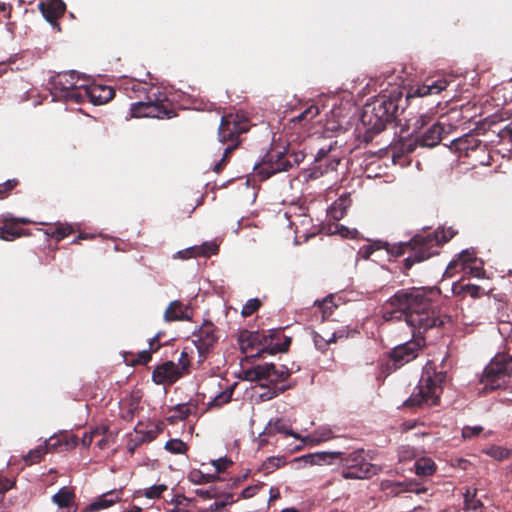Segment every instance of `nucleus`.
<instances>
[{
  "mask_svg": "<svg viewBox=\"0 0 512 512\" xmlns=\"http://www.w3.org/2000/svg\"><path fill=\"white\" fill-rule=\"evenodd\" d=\"M263 486H264V483H262V482H260L256 485L248 486L241 492L240 496L243 499H249V498L253 497L254 495H256Z\"/></svg>",
  "mask_w": 512,
  "mask_h": 512,
  "instance_id": "nucleus-58",
  "label": "nucleus"
},
{
  "mask_svg": "<svg viewBox=\"0 0 512 512\" xmlns=\"http://www.w3.org/2000/svg\"><path fill=\"white\" fill-rule=\"evenodd\" d=\"M211 465L215 468V474L225 472L230 466L233 465V461L227 457H221L211 461Z\"/></svg>",
  "mask_w": 512,
  "mask_h": 512,
  "instance_id": "nucleus-51",
  "label": "nucleus"
},
{
  "mask_svg": "<svg viewBox=\"0 0 512 512\" xmlns=\"http://www.w3.org/2000/svg\"><path fill=\"white\" fill-rule=\"evenodd\" d=\"M449 84L450 81L447 78L427 79L423 84L411 87L407 98L438 95L443 90H446Z\"/></svg>",
  "mask_w": 512,
  "mask_h": 512,
  "instance_id": "nucleus-22",
  "label": "nucleus"
},
{
  "mask_svg": "<svg viewBox=\"0 0 512 512\" xmlns=\"http://www.w3.org/2000/svg\"><path fill=\"white\" fill-rule=\"evenodd\" d=\"M19 184L17 179H10L0 184V199L6 198L9 193Z\"/></svg>",
  "mask_w": 512,
  "mask_h": 512,
  "instance_id": "nucleus-53",
  "label": "nucleus"
},
{
  "mask_svg": "<svg viewBox=\"0 0 512 512\" xmlns=\"http://www.w3.org/2000/svg\"><path fill=\"white\" fill-rule=\"evenodd\" d=\"M165 449L172 454H185L188 451V445L181 439H170L165 443Z\"/></svg>",
  "mask_w": 512,
  "mask_h": 512,
  "instance_id": "nucleus-45",
  "label": "nucleus"
},
{
  "mask_svg": "<svg viewBox=\"0 0 512 512\" xmlns=\"http://www.w3.org/2000/svg\"><path fill=\"white\" fill-rule=\"evenodd\" d=\"M146 101H139L131 104L130 113L132 117H151V118H173L176 112L173 109L171 101L160 89L152 92L145 97Z\"/></svg>",
  "mask_w": 512,
  "mask_h": 512,
  "instance_id": "nucleus-7",
  "label": "nucleus"
},
{
  "mask_svg": "<svg viewBox=\"0 0 512 512\" xmlns=\"http://www.w3.org/2000/svg\"><path fill=\"white\" fill-rule=\"evenodd\" d=\"M93 438V433L86 432L81 440L82 445L86 448L89 447L92 444Z\"/></svg>",
  "mask_w": 512,
  "mask_h": 512,
  "instance_id": "nucleus-63",
  "label": "nucleus"
},
{
  "mask_svg": "<svg viewBox=\"0 0 512 512\" xmlns=\"http://www.w3.org/2000/svg\"><path fill=\"white\" fill-rule=\"evenodd\" d=\"M196 249H199V256H209L211 254H215L218 251V246L212 242H204L200 246H196Z\"/></svg>",
  "mask_w": 512,
  "mask_h": 512,
  "instance_id": "nucleus-54",
  "label": "nucleus"
},
{
  "mask_svg": "<svg viewBox=\"0 0 512 512\" xmlns=\"http://www.w3.org/2000/svg\"><path fill=\"white\" fill-rule=\"evenodd\" d=\"M402 92L394 89L388 94L379 95L372 103L363 107L361 122L367 127V132L380 133L397 116Z\"/></svg>",
  "mask_w": 512,
  "mask_h": 512,
  "instance_id": "nucleus-3",
  "label": "nucleus"
},
{
  "mask_svg": "<svg viewBox=\"0 0 512 512\" xmlns=\"http://www.w3.org/2000/svg\"><path fill=\"white\" fill-rule=\"evenodd\" d=\"M195 494L204 500L214 499V498L217 499L222 496V489L220 487L214 485V486H210L207 489H203V488L196 489Z\"/></svg>",
  "mask_w": 512,
  "mask_h": 512,
  "instance_id": "nucleus-47",
  "label": "nucleus"
},
{
  "mask_svg": "<svg viewBox=\"0 0 512 512\" xmlns=\"http://www.w3.org/2000/svg\"><path fill=\"white\" fill-rule=\"evenodd\" d=\"M45 454H47V449H45L43 445H39L35 449H32L28 452V454L24 457V461L27 465L36 464L42 460Z\"/></svg>",
  "mask_w": 512,
  "mask_h": 512,
  "instance_id": "nucleus-46",
  "label": "nucleus"
},
{
  "mask_svg": "<svg viewBox=\"0 0 512 512\" xmlns=\"http://www.w3.org/2000/svg\"><path fill=\"white\" fill-rule=\"evenodd\" d=\"M122 495V489L110 490L96 498L93 502H91L85 508V512H96L102 509L109 508L115 503L119 502L122 498Z\"/></svg>",
  "mask_w": 512,
  "mask_h": 512,
  "instance_id": "nucleus-25",
  "label": "nucleus"
},
{
  "mask_svg": "<svg viewBox=\"0 0 512 512\" xmlns=\"http://www.w3.org/2000/svg\"><path fill=\"white\" fill-rule=\"evenodd\" d=\"M346 337L344 331H335L331 333L330 337H324L322 334L318 332L313 333V341L315 347L320 351H325L327 346L331 343H335L337 339Z\"/></svg>",
  "mask_w": 512,
  "mask_h": 512,
  "instance_id": "nucleus-33",
  "label": "nucleus"
},
{
  "mask_svg": "<svg viewBox=\"0 0 512 512\" xmlns=\"http://www.w3.org/2000/svg\"><path fill=\"white\" fill-rule=\"evenodd\" d=\"M75 495L67 488L60 489L54 496L53 501L61 508H68L73 502Z\"/></svg>",
  "mask_w": 512,
  "mask_h": 512,
  "instance_id": "nucleus-44",
  "label": "nucleus"
},
{
  "mask_svg": "<svg viewBox=\"0 0 512 512\" xmlns=\"http://www.w3.org/2000/svg\"><path fill=\"white\" fill-rule=\"evenodd\" d=\"M211 512H222L225 508V503H220L219 501H215L209 507Z\"/></svg>",
  "mask_w": 512,
  "mask_h": 512,
  "instance_id": "nucleus-64",
  "label": "nucleus"
},
{
  "mask_svg": "<svg viewBox=\"0 0 512 512\" xmlns=\"http://www.w3.org/2000/svg\"><path fill=\"white\" fill-rule=\"evenodd\" d=\"M512 375V354H497L485 367L481 384L485 392L502 388Z\"/></svg>",
  "mask_w": 512,
  "mask_h": 512,
  "instance_id": "nucleus-9",
  "label": "nucleus"
},
{
  "mask_svg": "<svg viewBox=\"0 0 512 512\" xmlns=\"http://www.w3.org/2000/svg\"><path fill=\"white\" fill-rule=\"evenodd\" d=\"M152 352L150 350H143L138 353L137 358L133 361L134 365H145L152 359Z\"/></svg>",
  "mask_w": 512,
  "mask_h": 512,
  "instance_id": "nucleus-59",
  "label": "nucleus"
},
{
  "mask_svg": "<svg viewBox=\"0 0 512 512\" xmlns=\"http://www.w3.org/2000/svg\"><path fill=\"white\" fill-rule=\"evenodd\" d=\"M188 480L193 484L201 485L220 480L216 474L203 473L200 469H192L188 474Z\"/></svg>",
  "mask_w": 512,
  "mask_h": 512,
  "instance_id": "nucleus-38",
  "label": "nucleus"
},
{
  "mask_svg": "<svg viewBox=\"0 0 512 512\" xmlns=\"http://www.w3.org/2000/svg\"><path fill=\"white\" fill-rule=\"evenodd\" d=\"M288 387L285 385L282 386H274L273 388L268 389L266 392L262 393L260 395V398L263 401L271 400L275 397H277L279 394L286 391Z\"/></svg>",
  "mask_w": 512,
  "mask_h": 512,
  "instance_id": "nucleus-52",
  "label": "nucleus"
},
{
  "mask_svg": "<svg viewBox=\"0 0 512 512\" xmlns=\"http://www.w3.org/2000/svg\"><path fill=\"white\" fill-rule=\"evenodd\" d=\"M452 227L438 228L430 233L414 235L408 242L410 254L403 260L401 271L408 275V271L417 263H421L434 255H437L439 248L456 235Z\"/></svg>",
  "mask_w": 512,
  "mask_h": 512,
  "instance_id": "nucleus-2",
  "label": "nucleus"
},
{
  "mask_svg": "<svg viewBox=\"0 0 512 512\" xmlns=\"http://www.w3.org/2000/svg\"><path fill=\"white\" fill-rule=\"evenodd\" d=\"M384 249L387 253L394 258L402 257L404 255L410 254L409 242H398L394 244H390L386 241L377 240L370 244L363 245L360 248L359 253L364 259H369L370 256L376 251Z\"/></svg>",
  "mask_w": 512,
  "mask_h": 512,
  "instance_id": "nucleus-18",
  "label": "nucleus"
},
{
  "mask_svg": "<svg viewBox=\"0 0 512 512\" xmlns=\"http://www.w3.org/2000/svg\"><path fill=\"white\" fill-rule=\"evenodd\" d=\"M250 126V121L243 112L228 113L222 116L218 128V140L227 144V147L222 158L214 165V172L220 173L224 169L232 152L240 146L241 135L248 132Z\"/></svg>",
  "mask_w": 512,
  "mask_h": 512,
  "instance_id": "nucleus-5",
  "label": "nucleus"
},
{
  "mask_svg": "<svg viewBox=\"0 0 512 512\" xmlns=\"http://www.w3.org/2000/svg\"><path fill=\"white\" fill-rule=\"evenodd\" d=\"M78 79L74 71L58 73L50 79V92L55 100L70 101L79 104L74 95L80 92L83 85H77Z\"/></svg>",
  "mask_w": 512,
  "mask_h": 512,
  "instance_id": "nucleus-13",
  "label": "nucleus"
},
{
  "mask_svg": "<svg viewBox=\"0 0 512 512\" xmlns=\"http://www.w3.org/2000/svg\"><path fill=\"white\" fill-rule=\"evenodd\" d=\"M476 258L473 254V259L469 262H467L466 270H462L466 274H471L476 277H480V275L483 273V269L481 267L473 266L472 264L475 262Z\"/></svg>",
  "mask_w": 512,
  "mask_h": 512,
  "instance_id": "nucleus-60",
  "label": "nucleus"
},
{
  "mask_svg": "<svg viewBox=\"0 0 512 512\" xmlns=\"http://www.w3.org/2000/svg\"><path fill=\"white\" fill-rule=\"evenodd\" d=\"M216 326L210 321H204L198 331L194 332L193 340L199 354V363H203L218 341Z\"/></svg>",
  "mask_w": 512,
  "mask_h": 512,
  "instance_id": "nucleus-16",
  "label": "nucleus"
},
{
  "mask_svg": "<svg viewBox=\"0 0 512 512\" xmlns=\"http://www.w3.org/2000/svg\"><path fill=\"white\" fill-rule=\"evenodd\" d=\"M192 354V348L184 347L180 353V357L178 358L177 369L183 377L191 373Z\"/></svg>",
  "mask_w": 512,
  "mask_h": 512,
  "instance_id": "nucleus-34",
  "label": "nucleus"
},
{
  "mask_svg": "<svg viewBox=\"0 0 512 512\" xmlns=\"http://www.w3.org/2000/svg\"><path fill=\"white\" fill-rule=\"evenodd\" d=\"M220 498H222V500H220L219 502L225 503V507L228 505H232L235 502V500L233 498V494L225 493L223 490H222V496Z\"/></svg>",
  "mask_w": 512,
  "mask_h": 512,
  "instance_id": "nucleus-62",
  "label": "nucleus"
},
{
  "mask_svg": "<svg viewBox=\"0 0 512 512\" xmlns=\"http://www.w3.org/2000/svg\"><path fill=\"white\" fill-rule=\"evenodd\" d=\"M198 250L199 249H196V246H192V247L186 248L184 250L178 251L175 257H178V258L184 259V260L199 257L200 252H198Z\"/></svg>",
  "mask_w": 512,
  "mask_h": 512,
  "instance_id": "nucleus-57",
  "label": "nucleus"
},
{
  "mask_svg": "<svg viewBox=\"0 0 512 512\" xmlns=\"http://www.w3.org/2000/svg\"><path fill=\"white\" fill-rule=\"evenodd\" d=\"M249 374L253 380H268L272 383H277L286 380L291 372L286 366L276 367L272 363H265L255 366Z\"/></svg>",
  "mask_w": 512,
  "mask_h": 512,
  "instance_id": "nucleus-19",
  "label": "nucleus"
},
{
  "mask_svg": "<svg viewBox=\"0 0 512 512\" xmlns=\"http://www.w3.org/2000/svg\"><path fill=\"white\" fill-rule=\"evenodd\" d=\"M333 296H327L320 302H315V311L314 314L317 316L320 314V318L322 321L329 319L333 313L334 310L337 309V305L333 301Z\"/></svg>",
  "mask_w": 512,
  "mask_h": 512,
  "instance_id": "nucleus-32",
  "label": "nucleus"
},
{
  "mask_svg": "<svg viewBox=\"0 0 512 512\" xmlns=\"http://www.w3.org/2000/svg\"><path fill=\"white\" fill-rule=\"evenodd\" d=\"M168 489L166 484L153 485L144 490L143 495L148 499H157Z\"/></svg>",
  "mask_w": 512,
  "mask_h": 512,
  "instance_id": "nucleus-50",
  "label": "nucleus"
},
{
  "mask_svg": "<svg viewBox=\"0 0 512 512\" xmlns=\"http://www.w3.org/2000/svg\"><path fill=\"white\" fill-rule=\"evenodd\" d=\"M74 96L79 99V104L88 101L93 105H102L114 98L115 91L110 86L83 85L80 92Z\"/></svg>",
  "mask_w": 512,
  "mask_h": 512,
  "instance_id": "nucleus-17",
  "label": "nucleus"
},
{
  "mask_svg": "<svg viewBox=\"0 0 512 512\" xmlns=\"http://www.w3.org/2000/svg\"><path fill=\"white\" fill-rule=\"evenodd\" d=\"M473 259V252L462 251L456 259H453L447 266L444 276L453 277L456 273L466 270L467 262Z\"/></svg>",
  "mask_w": 512,
  "mask_h": 512,
  "instance_id": "nucleus-30",
  "label": "nucleus"
},
{
  "mask_svg": "<svg viewBox=\"0 0 512 512\" xmlns=\"http://www.w3.org/2000/svg\"><path fill=\"white\" fill-rule=\"evenodd\" d=\"M159 87L152 86L147 82L140 81H131L127 83L126 90H131L136 94L137 97H141L144 95L145 97L151 94L152 92H156Z\"/></svg>",
  "mask_w": 512,
  "mask_h": 512,
  "instance_id": "nucleus-39",
  "label": "nucleus"
},
{
  "mask_svg": "<svg viewBox=\"0 0 512 512\" xmlns=\"http://www.w3.org/2000/svg\"><path fill=\"white\" fill-rule=\"evenodd\" d=\"M414 470L418 476H430L436 471L435 462L428 457H422L415 461Z\"/></svg>",
  "mask_w": 512,
  "mask_h": 512,
  "instance_id": "nucleus-35",
  "label": "nucleus"
},
{
  "mask_svg": "<svg viewBox=\"0 0 512 512\" xmlns=\"http://www.w3.org/2000/svg\"><path fill=\"white\" fill-rule=\"evenodd\" d=\"M31 221L27 218H16L12 216H4L0 220V239L5 241H13L22 236H29L21 225L29 224Z\"/></svg>",
  "mask_w": 512,
  "mask_h": 512,
  "instance_id": "nucleus-20",
  "label": "nucleus"
},
{
  "mask_svg": "<svg viewBox=\"0 0 512 512\" xmlns=\"http://www.w3.org/2000/svg\"><path fill=\"white\" fill-rule=\"evenodd\" d=\"M447 380L448 374L446 371H437L435 366L428 363L414 392L405 400L403 406L422 408L424 406L431 407L437 405L443 392V385Z\"/></svg>",
  "mask_w": 512,
  "mask_h": 512,
  "instance_id": "nucleus-4",
  "label": "nucleus"
},
{
  "mask_svg": "<svg viewBox=\"0 0 512 512\" xmlns=\"http://www.w3.org/2000/svg\"><path fill=\"white\" fill-rule=\"evenodd\" d=\"M39 9L44 18L60 30L57 20L65 13V3L62 0H44L39 4Z\"/></svg>",
  "mask_w": 512,
  "mask_h": 512,
  "instance_id": "nucleus-23",
  "label": "nucleus"
},
{
  "mask_svg": "<svg viewBox=\"0 0 512 512\" xmlns=\"http://www.w3.org/2000/svg\"><path fill=\"white\" fill-rule=\"evenodd\" d=\"M476 493V489H474L473 492H471L470 490L466 491V493L464 494L465 509L477 510L483 506L481 500L476 498Z\"/></svg>",
  "mask_w": 512,
  "mask_h": 512,
  "instance_id": "nucleus-48",
  "label": "nucleus"
},
{
  "mask_svg": "<svg viewBox=\"0 0 512 512\" xmlns=\"http://www.w3.org/2000/svg\"><path fill=\"white\" fill-rule=\"evenodd\" d=\"M14 485V482L8 478H0V498H2L7 491Z\"/></svg>",
  "mask_w": 512,
  "mask_h": 512,
  "instance_id": "nucleus-61",
  "label": "nucleus"
},
{
  "mask_svg": "<svg viewBox=\"0 0 512 512\" xmlns=\"http://www.w3.org/2000/svg\"><path fill=\"white\" fill-rule=\"evenodd\" d=\"M340 161L341 156L338 152L337 141L321 147L315 155L313 166L310 168V177L319 178L324 174L335 171Z\"/></svg>",
  "mask_w": 512,
  "mask_h": 512,
  "instance_id": "nucleus-14",
  "label": "nucleus"
},
{
  "mask_svg": "<svg viewBox=\"0 0 512 512\" xmlns=\"http://www.w3.org/2000/svg\"><path fill=\"white\" fill-rule=\"evenodd\" d=\"M291 342V338L284 335L281 329L269 330L267 334L259 331H246L241 334L242 348H259L256 353L259 357L264 353L274 355L287 352Z\"/></svg>",
  "mask_w": 512,
  "mask_h": 512,
  "instance_id": "nucleus-6",
  "label": "nucleus"
},
{
  "mask_svg": "<svg viewBox=\"0 0 512 512\" xmlns=\"http://www.w3.org/2000/svg\"><path fill=\"white\" fill-rule=\"evenodd\" d=\"M198 408V403L193 401L177 404L169 408V413L171 414L168 416L167 420L171 424L177 423L178 421H184L190 415H196Z\"/></svg>",
  "mask_w": 512,
  "mask_h": 512,
  "instance_id": "nucleus-27",
  "label": "nucleus"
},
{
  "mask_svg": "<svg viewBox=\"0 0 512 512\" xmlns=\"http://www.w3.org/2000/svg\"><path fill=\"white\" fill-rule=\"evenodd\" d=\"M424 344V338L421 337L394 347L389 352V362L386 364L388 373H391L414 360L418 356V353Z\"/></svg>",
  "mask_w": 512,
  "mask_h": 512,
  "instance_id": "nucleus-15",
  "label": "nucleus"
},
{
  "mask_svg": "<svg viewBox=\"0 0 512 512\" xmlns=\"http://www.w3.org/2000/svg\"><path fill=\"white\" fill-rule=\"evenodd\" d=\"M435 293L436 290L425 287L399 289L386 302L383 318L386 321L404 319L413 329L414 336L442 328L451 322V318L432 305L430 295Z\"/></svg>",
  "mask_w": 512,
  "mask_h": 512,
  "instance_id": "nucleus-1",
  "label": "nucleus"
},
{
  "mask_svg": "<svg viewBox=\"0 0 512 512\" xmlns=\"http://www.w3.org/2000/svg\"><path fill=\"white\" fill-rule=\"evenodd\" d=\"M449 148L456 153L459 158H471L472 162L470 164L473 166L489 164L487 145L479 140L473 133H468L462 137L453 139Z\"/></svg>",
  "mask_w": 512,
  "mask_h": 512,
  "instance_id": "nucleus-10",
  "label": "nucleus"
},
{
  "mask_svg": "<svg viewBox=\"0 0 512 512\" xmlns=\"http://www.w3.org/2000/svg\"><path fill=\"white\" fill-rule=\"evenodd\" d=\"M286 464L285 458L282 456H271L268 457L261 464L259 471H262L265 475H268L274 472L276 469L284 466Z\"/></svg>",
  "mask_w": 512,
  "mask_h": 512,
  "instance_id": "nucleus-42",
  "label": "nucleus"
},
{
  "mask_svg": "<svg viewBox=\"0 0 512 512\" xmlns=\"http://www.w3.org/2000/svg\"><path fill=\"white\" fill-rule=\"evenodd\" d=\"M189 307L184 305L179 300H174L169 303L166 310L164 311V321L165 322H174V321H184L190 320L191 316L188 315Z\"/></svg>",
  "mask_w": 512,
  "mask_h": 512,
  "instance_id": "nucleus-29",
  "label": "nucleus"
},
{
  "mask_svg": "<svg viewBox=\"0 0 512 512\" xmlns=\"http://www.w3.org/2000/svg\"><path fill=\"white\" fill-rule=\"evenodd\" d=\"M452 293L454 296L460 299H464L466 296H470L473 299H478L486 294L483 287L472 284L470 282H466L464 278L453 284Z\"/></svg>",
  "mask_w": 512,
  "mask_h": 512,
  "instance_id": "nucleus-26",
  "label": "nucleus"
},
{
  "mask_svg": "<svg viewBox=\"0 0 512 512\" xmlns=\"http://www.w3.org/2000/svg\"><path fill=\"white\" fill-rule=\"evenodd\" d=\"M183 378L174 361L168 360L157 365L152 372V381L157 385L171 386Z\"/></svg>",
  "mask_w": 512,
  "mask_h": 512,
  "instance_id": "nucleus-21",
  "label": "nucleus"
},
{
  "mask_svg": "<svg viewBox=\"0 0 512 512\" xmlns=\"http://www.w3.org/2000/svg\"><path fill=\"white\" fill-rule=\"evenodd\" d=\"M304 159L302 152L271 151L265 157L263 164L258 168V176L261 180H266L272 175L288 171L298 165Z\"/></svg>",
  "mask_w": 512,
  "mask_h": 512,
  "instance_id": "nucleus-11",
  "label": "nucleus"
},
{
  "mask_svg": "<svg viewBox=\"0 0 512 512\" xmlns=\"http://www.w3.org/2000/svg\"><path fill=\"white\" fill-rule=\"evenodd\" d=\"M72 233H73L72 226H70L68 224H61V223L52 225V226L48 227L45 231V234L48 237H51V238L55 239L56 241H61L62 239H64L65 237L69 236Z\"/></svg>",
  "mask_w": 512,
  "mask_h": 512,
  "instance_id": "nucleus-37",
  "label": "nucleus"
},
{
  "mask_svg": "<svg viewBox=\"0 0 512 512\" xmlns=\"http://www.w3.org/2000/svg\"><path fill=\"white\" fill-rule=\"evenodd\" d=\"M483 431L482 426H465L462 429V437L464 439H471L478 436Z\"/></svg>",
  "mask_w": 512,
  "mask_h": 512,
  "instance_id": "nucleus-56",
  "label": "nucleus"
},
{
  "mask_svg": "<svg viewBox=\"0 0 512 512\" xmlns=\"http://www.w3.org/2000/svg\"><path fill=\"white\" fill-rule=\"evenodd\" d=\"M262 303L258 298L249 299L243 306L241 314L243 317H249L261 307Z\"/></svg>",
  "mask_w": 512,
  "mask_h": 512,
  "instance_id": "nucleus-49",
  "label": "nucleus"
},
{
  "mask_svg": "<svg viewBox=\"0 0 512 512\" xmlns=\"http://www.w3.org/2000/svg\"><path fill=\"white\" fill-rule=\"evenodd\" d=\"M432 118L428 114H422L415 121V127L419 129L414 139L404 145L405 152L412 153L417 146L432 148L437 146L444 138L445 124L441 121L434 122L431 126L424 129L431 122Z\"/></svg>",
  "mask_w": 512,
  "mask_h": 512,
  "instance_id": "nucleus-8",
  "label": "nucleus"
},
{
  "mask_svg": "<svg viewBox=\"0 0 512 512\" xmlns=\"http://www.w3.org/2000/svg\"><path fill=\"white\" fill-rule=\"evenodd\" d=\"M484 453L497 461H503L512 457V449L491 445L484 450Z\"/></svg>",
  "mask_w": 512,
  "mask_h": 512,
  "instance_id": "nucleus-41",
  "label": "nucleus"
},
{
  "mask_svg": "<svg viewBox=\"0 0 512 512\" xmlns=\"http://www.w3.org/2000/svg\"><path fill=\"white\" fill-rule=\"evenodd\" d=\"M78 445V439L73 434L61 433L57 436H52L49 440H46L43 447L47 449V453L58 452L61 450H69Z\"/></svg>",
  "mask_w": 512,
  "mask_h": 512,
  "instance_id": "nucleus-24",
  "label": "nucleus"
},
{
  "mask_svg": "<svg viewBox=\"0 0 512 512\" xmlns=\"http://www.w3.org/2000/svg\"><path fill=\"white\" fill-rule=\"evenodd\" d=\"M498 136L502 143L512 147V121L499 131Z\"/></svg>",
  "mask_w": 512,
  "mask_h": 512,
  "instance_id": "nucleus-55",
  "label": "nucleus"
},
{
  "mask_svg": "<svg viewBox=\"0 0 512 512\" xmlns=\"http://www.w3.org/2000/svg\"><path fill=\"white\" fill-rule=\"evenodd\" d=\"M234 389H235V384L226 388L224 391L220 392L208 403L207 409L220 408L224 404L229 403L232 399Z\"/></svg>",
  "mask_w": 512,
  "mask_h": 512,
  "instance_id": "nucleus-40",
  "label": "nucleus"
},
{
  "mask_svg": "<svg viewBox=\"0 0 512 512\" xmlns=\"http://www.w3.org/2000/svg\"><path fill=\"white\" fill-rule=\"evenodd\" d=\"M157 437V432L154 430L144 431L140 429V424L135 427V434L129 435L127 440L126 448L127 451L132 455L136 449L143 443H150Z\"/></svg>",
  "mask_w": 512,
  "mask_h": 512,
  "instance_id": "nucleus-28",
  "label": "nucleus"
},
{
  "mask_svg": "<svg viewBox=\"0 0 512 512\" xmlns=\"http://www.w3.org/2000/svg\"><path fill=\"white\" fill-rule=\"evenodd\" d=\"M349 199L340 197L329 209V215L334 220H340L346 215Z\"/></svg>",
  "mask_w": 512,
  "mask_h": 512,
  "instance_id": "nucleus-43",
  "label": "nucleus"
},
{
  "mask_svg": "<svg viewBox=\"0 0 512 512\" xmlns=\"http://www.w3.org/2000/svg\"><path fill=\"white\" fill-rule=\"evenodd\" d=\"M319 114V108L316 105L308 106L304 111L290 119L291 123L306 126Z\"/></svg>",
  "mask_w": 512,
  "mask_h": 512,
  "instance_id": "nucleus-36",
  "label": "nucleus"
},
{
  "mask_svg": "<svg viewBox=\"0 0 512 512\" xmlns=\"http://www.w3.org/2000/svg\"><path fill=\"white\" fill-rule=\"evenodd\" d=\"M341 452H317L303 456V460L310 465L331 464L332 460L339 459Z\"/></svg>",
  "mask_w": 512,
  "mask_h": 512,
  "instance_id": "nucleus-31",
  "label": "nucleus"
},
{
  "mask_svg": "<svg viewBox=\"0 0 512 512\" xmlns=\"http://www.w3.org/2000/svg\"><path fill=\"white\" fill-rule=\"evenodd\" d=\"M339 460L343 466L342 476L346 479L369 478L379 471L378 466L366 461L363 449L350 453L341 452Z\"/></svg>",
  "mask_w": 512,
  "mask_h": 512,
  "instance_id": "nucleus-12",
  "label": "nucleus"
}]
</instances>
